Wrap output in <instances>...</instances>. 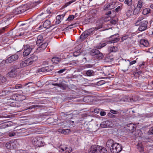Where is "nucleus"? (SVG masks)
<instances>
[{
    "mask_svg": "<svg viewBox=\"0 0 153 153\" xmlns=\"http://www.w3.org/2000/svg\"><path fill=\"white\" fill-rule=\"evenodd\" d=\"M106 146L112 153H118L122 149L121 145L111 140H108L106 143Z\"/></svg>",
    "mask_w": 153,
    "mask_h": 153,
    "instance_id": "1",
    "label": "nucleus"
},
{
    "mask_svg": "<svg viewBox=\"0 0 153 153\" xmlns=\"http://www.w3.org/2000/svg\"><path fill=\"white\" fill-rule=\"evenodd\" d=\"M11 68L10 71L7 74V76L11 78L15 77L18 73L19 68L15 65L12 67Z\"/></svg>",
    "mask_w": 153,
    "mask_h": 153,
    "instance_id": "2",
    "label": "nucleus"
},
{
    "mask_svg": "<svg viewBox=\"0 0 153 153\" xmlns=\"http://www.w3.org/2000/svg\"><path fill=\"white\" fill-rule=\"evenodd\" d=\"M53 68L54 67L52 65L47 66L39 69L38 72H43L47 73L48 74H49V72L52 71L53 69Z\"/></svg>",
    "mask_w": 153,
    "mask_h": 153,
    "instance_id": "3",
    "label": "nucleus"
},
{
    "mask_svg": "<svg viewBox=\"0 0 153 153\" xmlns=\"http://www.w3.org/2000/svg\"><path fill=\"white\" fill-rule=\"evenodd\" d=\"M33 144L38 147L42 146L43 145V141L42 139L40 137H36L32 140Z\"/></svg>",
    "mask_w": 153,
    "mask_h": 153,
    "instance_id": "4",
    "label": "nucleus"
},
{
    "mask_svg": "<svg viewBox=\"0 0 153 153\" xmlns=\"http://www.w3.org/2000/svg\"><path fill=\"white\" fill-rule=\"evenodd\" d=\"M24 51L23 52V55L25 57L28 55L31 51L32 48L28 45H24Z\"/></svg>",
    "mask_w": 153,
    "mask_h": 153,
    "instance_id": "5",
    "label": "nucleus"
},
{
    "mask_svg": "<svg viewBox=\"0 0 153 153\" xmlns=\"http://www.w3.org/2000/svg\"><path fill=\"white\" fill-rule=\"evenodd\" d=\"M148 23L147 20H144L142 21V22L140 23L139 25H136L139 26L138 30L140 31H142L146 29Z\"/></svg>",
    "mask_w": 153,
    "mask_h": 153,
    "instance_id": "6",
    "label": "nucleus"
},
{
    "mask_svg": "<svg viewBox=\"0 0 153 153\" xmlns=\"http://www.w3.org/2000/svg\"><path fill=\"white\" fill-rule=\"evenodd\" d=\"M19 56L17 54H14L9 57L5 60L6 63H10L18 59Z\"/></svg>",
    "mask_w": 153,
    "mask_h": 153,
    "instance_id": "7",
    "label": "nucleus"
},
{
    "mask_svg": "<svg viewBox=\"0 0 153 153\" xmlns=\"http://www.w3.org/2000/svg\"><path fill=\"white\" fill-rule=\"evenodd\" d=\"M92 34V31L91 29H89L88 30L85 31L83 32L80 36L79 38H86L88 36Z\"/></svg>",
    "mask_w": 153,
    "mask_h": 153,
    "instance_id": "8",
    "label": "nucleus"
},
{
    "mask_svg": "<svg viewBox=\"0 0 153 153\" xmlns=\"http://www.w3.org/2000/svg\"><path fill=\"white\" fill-rule=\"evenodd\" d=\"M38 59V56L34 54H32L31 55L30 57L28 58L27 59L28 60L29 62H30L31 65L34 64L36 61Z\"/></svg>",
    "mask_w": 153,
    "mask_h": 153,
    "instance_id": "9",
    "label": "nucleus"
},
{
    "mask_svg": "<svg viewBox=\"0 0 153 153\" xmlns=\"http://www.w3.org/2000/svg\"><path fill=\"white\" fill-rule=\"evenodd\" d=\"M26 10L24 9L23 7H19L13 10V12L15 15L20 14L25 12Z\"/></svg>",
    "mask_w": 153,
    "mask_h": 153,
    "instance_id": "10",
    "label": "nucleus"
},
{
    "mask_svg": "<svg viewBox=\"0 0 153 153\" xmlns=\"http://www.w3.org/2000/svg\"><path fill=\"white\" fill-rule=\"evenodd\" d=\"M112 126V123L109 121H103L100 125V127L102 128L110 127Z\"/></svg>",
    "mask_w": 153,
    "mask_h": 153,
    "instance_id": "11",
    "label": "nucleus"
},
{
    "mask_svg": "<svg viewBox=\"0 0 153 153\" xmlns=\"http://www.w3.org/2000/svg\"><path fill=\"white\" fill-rule=\"evenodd\" d=\"M98 146L93 145L88 150L89 153H98Z\"/></svg>",
    "mask_w": 153,
    "mask_h": 153,
    "instance_id": "12",
    "label": "nucleus"
},
{
    "mask_svg": "<svg viewBox=\"0 0 153 153\" xmlns=\"http://www.w3.org/2000/svg\"><path fill=\"white\" fill-rule=\"evenodd\" d=\"M62 152H64L65 153H69L71 151L70 148H68L66 146L61 145L59 147Z\"/></svg>",
    "mask_w": 153,
    "mask_h": 153,
    "instance_id": "13",
    "label": "nucleus"
},
{
    "mask_svg": "<svg viewBox=\"0 0 153 153\" xmlns=\"http://www.w3.org/2000/svg\"><path fill=\"white\" fill-rule=\"evenodd\" d=\"M140 44L141 47H148L149 43L148 40L145 39H141L140 41Z\"/></svg>",
    "mask_w": 153,
    "mask_h": 153,
    "instance_id": "14",
    "label": "nucleus"
},
{
    "mask_svg": "<svg viewBox=\"0 0 153 153\" xmlns=\"http://www.w3.org/2000/svg\"><path fill=\"white\" fill-rule=\"evenodd\" d=\"M23 86L20 84H16L14 86L12 87L11 92H16L18 91V90L21 89L23 88Z\"/></svg>",
    "mask_w": 153,
    "mask_h": 153,
    "instance_id": "15",
    "label": "nucleus"
},
{
    "mask_svg": "<svg viewBox=\"0 0 153 153\" xmlns=\"http://www.w3.org/2000/svg\"><path fill=\"white\" fill-rule=\"evenodd\" d=\"M66 13H64L62 15H60L56 16V24H59L60 22L61 21H60V20H62L63 19Z\"/></svg>",
    "mask_w": 153,
    "mask_h": 153,
    "instance_id": "16",
    "label": "nucleus"
},
{
    "mask_svg": "<svg viewBox=\"0 0 153 153\" xmlns=\"http://www.w3.org/2000/svg\"><path fill=\"white\" fill-rule=\"evenodd\" d=\"M29 62L28 60L27 59L25 60L22 61L20 63V66L22 68L27 66L31 65Z\"/></svg>",
    "mask_w": 153,
    "mask_h": 153,
    "instance_id": "17",
    "label": "nucleus"
},
{
    "mask_svg": "<svg viewBox=\"0 0 153 153\" xmlns=\"http://www.w3.org/2000/svg\"><path fill=\"white\" fill-rule=\"evenodd\" d=\"M14 143L10 141L9 142L6 143V147L7 149H13L15 147L14 146Z\"/></svg>",
    "mask_w": 153,
    "mask_h": 153,
    "instance_id": "18",
    "label": "nucleus"
},
{
    "mask_svg": "<svg viewBox=\"0 0 153 153\" xmlns=\"http://www.w3.org/2000/svg\"><path fill=\"white\" fill-rule=\"evenodd\" d=\"M118 48L113 46H111L108 47V51L109 53L116 52L118 51Z\"/></svg>",
    "mask_w": 153,
    "mask_h": 153,
    "instance_id": "19",
    "label": "nucleus"
},
{
    "mask_svg": "<svg viewBox=\"0 0 153 153\" xmlns=\"http://www.w3.org/2000/svg\"><path fill=\"white\" fill-rule=\"evenodd\" d=\"M29 24L27 23H22L20 25L19 30H21L22 29L26 30L29 27Z\"/></svg>",
    "mask_w": 153,
    "mask_h": 153,
    "instance_id": "20",
    "label": "nucleus"
},
{
    "mask_svg": "<svg viewBox=\"0 0 153 153\" xmlns=\"http://www.w3.org/2000/svg\"><path fill=\"white\" fill-rule=\"evenodd\" d=\"M98 53H99V51L96 49H93L91 50L89 52L90 54L94 57Z\"/></svg>",
    "mask_w": 153,
    "mask_h": 153,
    "instance_id": "21",
    "label": "nucleus"
},
{
    "mask_svg": "<svg viewBox=\"0 0 153 153\" xmlns=\"http://www.w3.org/2000/svg\"><path fill=\"white\" fill-rule=\"evenodd\" d=\"M62 59L57 57H54L52 58L51 59L52 62H53L56 64L58 63L59 62L62 61Z\"/></svg>",
    "mask_w": 153,
    "mask_h": 153,
    "instance_id": "22",
    "label": "nucleus"
},
{
    "mask_svg": "<svg viewBox=\"0 0 153 153\" xmlns=\"http://www.w3.org/2000/svg\"><path fill=\"white\" fill-rule=\"evenodd\" d=\"M107 151L105 148L102 146H98V153H107Z\"/></svg>",
    "mask_w": 153,
    "mask_h": 153,
    "instance_id": "23",
    "label": "nucleus"
},
{
    "mask_svg": "<svg viewBox=\"0 0 153 153\" xmlns=\"http://www.w3.org/2000/svg\"><path fill=\"white\" fill-rule=\"evenodd\" d=\"M144 20H147L143 16H140L138 18L137 21V22L135 23V25H139L140 23L141 22H142Z\"/></svg>",
    "mask_w": 153,
    "mask_h": 153,
    "instance_id": "24",
    "label": "nucleus"
},
{
    "mask_svg": "<svg viewBox=\"0 0 153 153\" xmlns=\"http://www.w3.org/2000/svg\"><path fill=\"white\" fill-rule=\"evenodd\" d=\"M7 80L6 78L0 74V84L5 82Z\"/></svg>",
    "mask_w": 153,
    "mask_h": 153,
    "instance_id": "25",
    "label": "nucleus"
},
{
    "mask_svg": "<svg viewBox=\"0 0 153 153\" xmlns=\"http://www.w3.org/2000/svg\"><path fill=\"white\" fill-rule=\"evenodd\" d=\"M21 95L18 94H13L12 96V99L13 100H15L16 101H19L21 100V99H19L21 97Z\"/></svg>",
    "mask_w": 153,
    "mask_h": 153,
    "instance_id": "26",
    "label": "nucleus"
},
{
    "mask_svg": "<svg viewBox=\"0 0 153 153\" xmlns=\"http://www.w3.org/2000/svg\"><path fill=\"white\" fill-rule=\"evenodd\" d=\"M51 22L50 21L47 20L45 21L43 24V27L45 28H48L50 27Z\"/></svg>",
    "mask_w": 153,
    "mask_h": 153,
    "instance_id": "27",
    "label": "nucleus"
},
{
    "mask_svg": "<svg viewBox=\"0 0 153 153\" xmlns=\"http://www.w3.org/2000/svg\"><path fill=\"white\" fill-rule=\"evenodd\" d=\"M106 56V59L108 60V61L111 62L113 60L114 56L111 53L109 52Z\"/></svg>",
    "mask_w": 153,
    "mask_h": 153,
    "instance_id": "28",
    "label": "nucleus"
},
{
    "mask_svg": "<svg viewBox=\"0 0 153 153\" xmlns=\"http://www.w3.org/2000/svg\"><path fill=\"white\" fill-rule=\"evenodd\" d=\"M97 54L95 56L94 58L97 59H102L104 57V56L103 54L102 53H101L100 51L99 53H98V54Z\"/></svg>",
    "mask_w": 153,
    "mask_h": 153,
    "instance_id": "29",
    "label": "nucleus"
},
{
    "mask_svg": "<svg viewBox=\"0 0 153 153\" xmlns=\"http://www.w3.org/2000/svg\"><path fill=\"white\" fill-rule=\"evenodd\" d=\"M126 126L128 127V129L130 131H133L134 126L132 123H130L127 124Z\"/></svg>",
    "mask_w": 153,
    "mask_h": 153,
    "instance_id": "30",
    "label": "nucleus"
},
{
    "mask_svg": "<svg viewBox=\"0 0 153 153\" xmlns=\"http://www.w3.org/2000/svg\"><path fill=\"white\" fill-rule=\"evenodd\" d=\"M95 73L92 70H89L86 71V74L88 76H90L94 75Z\"/></svg>",
    "mask_w": 153,
    "mask_h": 153,
    "instance_id": "31",
    "label": "nucleus"
},
{
    "mask_svg": "<svg viewBox=\"0 0 153 153\" xmlns=\"http://www.w3.org/2000/svg\"><path fill=\"white\" fill-rule=\"evenodd\" d=\"M97 27H95V29L96 30H98V29L102 28V23H100L99 22V20H98L97 22Z\"/></svg>",
    "mask_w": 153,
    "mask_h": 153,
    "instance_id": "32",
    "label": "nucleus"
},
{
    "mask_svg": "<svg viewBox=\"0 0 153 153\" xmlns=\"http://www.w3.org/2000/svg\"><path fill=\"white\" fill-rule=\"evenodd\" d=\"M70 130L68 129H59L58 131L59 132H61L62 133L64 134H66V133L69 132Z\"/></svg>",
    "mask_w": 153,
    "mask_h": 153,
    "instance_id": "33",
    "label": "nucleus"
},
{
    "mask_svg": "<svg viewBox=\"0 0 153 153\" xmlns=\"http://www.w3.org/2000/svg\"><path fill=\"white\" fill-rule=\"evenodd\" d=\"M150 9L149 8H146L143 10L142 13L144 15H146L150 12Z\"/></svg>",
    "mask_w": 153,
    "mask_h": 153,
    "instance_id": "34",
    "label": "nucleus"
},
{
    "mask_svg": "<svg viewBox=\"0 0 153 153\" xmlns=\"http://www.w3.org/2000/svg\"><path fill=\"white\" fill-rule=\"evenodd\" d=\"M99 20V22L100 23H102L103 24L105 22H107L109 20H107V18H106L105 17H102V18L100 19Z\"/></svg>",
    "mask_w": 153,
    "mask_h": 153,
    "instance_id": "35",
    "label": "nucleus"
},
{
    "mask_svg": "<svg viewBox=\"0 0 153 153\" xmlns=\"http://www.w3.org/2000/svg\"><path fill=\"white\" fill-rule=\"evenodd\" d=\"M143 4V2L141 0H140L138 1V4L137 7L138 8L141 9L142 6Z\"/></svg>",
    "mask_w": 153,
    "mask_h": 153,
    "instance_id": "36",
    "label": "nucleus"
},
{
    "mask_svg": "<svg viewBox=\"0 0 153 153\" xmlns=\"http://www.w3.org/2000/svg\"><path fill=\"white\" fill-rule=\"evenodd\" d=\"M137 146L138 147L137 149L139 150L140 152H142L144 151L143 146L141 143H138Z\"/></svg>",
    "mask_w": 153,
    "mask_h": 153,
    "instance_id": "37",
    "label": "nucleus"
},
{
    "mask_svg": "<svg viewBox=\"0 0 153 153\" xmlns=\"http://www.w3.org/2000/svg\"><path fill=\"white\" fill-rule=\"evenodd\" d=\"M45 41L43 39H37L36 43L38 46H39L41 45Z\"/></svg>",
    "mask_w": 153,
    "mask_h": 153,
    "instance_id": "38",
    "label": "nucleus"
},
{
    "mask_svg": "<svg viewBox=\"0 0 153 153\" xmlns=\"http://www.w3.org/2000/svg\"><path fill=\"white\" fill-rule=\"evenodd\" d=\"M106 45V44L105 43H100L99 45L96 46V48L97 49H100L103 47L105 46Z\"/></svg>",
    "mask_w": 153,
    "mask_h": 153,
    "instance_id": "39",
    "label": "nucleus"
},
{
    "mask_svg": "<svg viewBox=\"0 0 153 153\" xmlns=\"http://www.w3.org/2000/svg\"><path fill=\"white\" fill-rule=\"evenodd\" d=\"M128 62H126V60H125V64L126 65V69H125V70H122V71H123L124 72H125L127 71L129 68V62H129L128 60H127Z\"/></svg>",
    "mask_w": 153,
    "mask_h": 153,
    "instance_id": "40",
    "label": "nucleus"
},
{
    "mask_svg": "<svg viewBox=\"0 0 153 153\" xmlns=\"http://www.w3.org/2000/svg\"><path fill=\"white\" fill-rule=\"evenodd\" d=\"M82 45L81 44H80L77 45L75 48V51H80V52H81L80 50H81V49L82 48Z\"/></svg>",
    "mask_w": 153,
    "mask_h": 153,
    "instance_id": "41",
    "label": "nucleus"
},
{
    "mask_svg": "<svg viewBox=\"0 0 153 153\" xmlns=\"http://www.w3.org/2000/svg\"><path fill=\"white\" fill-rule=\"evenodd\" d=\"M124 3L128 6H131L132 3V0H125Z\"/></svg>",
    "mask_w": 153,
    "mask_h": 153,
    "instance_id": "42",
    "label": "nucleus"
},
{
    "mask_svg": "<svg viewBox=\"0 0 153 153\" xmlns=\"http://www.w3.org/2000/svg\"><path fill=\"white\" fill-rule=\"evenodd\" d=\"M48 43L46 42H44L42 43L40 46H40L43 48L44 49H45L48 45Z\"/></svg>",
    "mask_w": 153,
    "mask_h": 153,
    "instance_id": "43",
    "label": "nucleus"
},
{
    "mask_svg": "<svg viewBox=\"0 0 153 153\" xmlns=\"http://www.w3.org/2000/svg\"><path fill=\"white\" fill-rule=\"evenodd\" d=\"M75 18L74 15H69L67 19L65 20L66 21H71L72 20Z\"/></svg>",
    "mask_w": 153,
    "mask_h": 153,
    "instance_id": "44",
    "label": "nucleus"
},
{
    "mask_svg": "<svg viewBox=\"0 0 153 153\" xmlns=\"http://www.w3.org/2000/svg\"><path fill=\"white\" fill-rule=\"evenodd\" d=\"M115 12L114 10H113L111 12V11H107L105 13V14L108 16H110L111 14H112L113 13L114 14V12ZM111 15H112V14H111Z\"/></svg>",
    "mask_w": 153,
    "mask_h": 153,
    "instance_id": "45",
    "label": "nucleus"
},
{
    "mask_svg": "<svg viewBox=\"0 0 153 153\" xmlns=\"http://www.w3.org/2000/svg\"><path fill=\"white\" fill-rule=\"evenodd\" d=\"M59 87L64 90H65L67 88L65 84L61 83H60Z\"/></svg>",
    "mask_w": 153,
    "mask_h": 153,
    "instance_id": "46",
    "label": "nucleus"
},
{
    "mask_svg": "<svg viewBox=\"0 0 153 153\" xmlns=\"http://www.w3.org/2000/svg\"><path fill=\"white\" fill-rule=\"evenodd\" d=\"M119 39H114V40H111L109 41H108L106 42L107 44H110L112 43H114L117 42L119 41Z\"/></svg>",
    "mask_w": 153,
    "mask_h": 153,
    "instance_id": "47",
    "label": "nucleus"
},
{
    "mask_svg": "<svg viewBox=\"0 0 153 153\" xmlns=\"http://www.w3.org/2000/svg\"><path fill=\"white\" fill-rule=\"evenodd\" d=\"M122 7V4H120V5L118 6L114 10H115L116 12H118L121 10Z\"/></svg>",
    "mask_w": 153,
    "mask_h": 153,
    "instance_id": "48",
    "label": "nucleus"
},
{
    "mask_svg": "<svg viewBox=\"0 0 153 153\" xmlns=\"http://www.w3.org/2000/svg\"><path fill=\"white\" fill-rule=\"evenodd\" d=\"M75 1V0H71V1H69V2L66 3L65 4L63 5V7L64 8L70 5L72 3H73L74 1Z\"/></svg>",
    "mask_w": 153,
    "mask_h": 153,
    "instance_id": "49",
    "label": "nucleus"
},
{
    "mask_svg": "<svg viewBox=\"0 0 153 153\" xmlns=\"http://www.w3.org/2000/svg\"><path fill=\"white\" fill-rule=\"evenodd\" d=\"M75 1V0H71V1H69V2L66 3L65 4L63 5V7L64 8L70 5L72 3H73L74 1Z\"/></svg>",
    "mask_w": 153,
    "mask_h": 153,
    "instance_id": "50",
    "label": "nucleus"
},
{
    "mask_svg": "<svg viewBox=\"0 0 153 153\" xmlns=\"http://www.w3.org/2000/svg\"><path fill=\"white\" fill-rule=\"evenodd\" d=\"M111 10V9L110 3L104 6V10Z\"/></svg>",
    "mask_w": 153,
    "mask_h": 153,
    "instance_id": "51",
    "label": "nucleus"
},
{
    "mask_svg": "<svg viewBox=\"0 0 153 153\" xmlns=\"http://www.w3.org/2000/svg\"><path fill=\"white\" fill-rule=\"evenodd\" d=\"M5 126L7 127H10L13 125V123L11 121H8L5 122Z\"/></svg>",
    "mask_w": 153,
    "mask_h": 153,
    "instance_id": "52",
    "label": "nucleus"
},
{
    "mask_svg": "<svg viewBox=\"0 0 153 153\" xmlns=\"http://www.w3.org/2000/svg\"><path fill=\"white\" fill-rule=\"evenodd\" d=\"M76 24H71L68 26L67 27L65 28L66 30H68L72 28H73L76 26Z\"/></svg>",
    "mask_w": 153,
    "mask_h": 153,
    "instance_id": "53",
    "label": "nucleus"
},
{
    "mask_svg": "<svg viewBox=\"0 0 153 153\" xmlns=\"http://www.w3.org/2000/svg\"><path fill=\"white\" fill-rule=\"evenodd\" d=\"M141 9L138 8L137 7H136L133 11V13L134 14H136L138 13L140 11Z\"/></svg>",
    "mask_w": 153,
    "mask_h": 153,
    "instance_id": "54",
    "label": "nucleus"
},
{
    "mask_svg": "<svg viewBox=\"0 0 153 153\" xmlns=\"http://www.w3.org/2000/svg\"><path fill=\"white\" fill-rule=\"evenodd\" d=\"M111 10L117 7L116 4L117 3L115 2H112L110 3Z\"/></svg>",
    "mask_w": 153,
    "mask_h": 153,
    "instance_id": "55",
    "label": "nucleus"
},
{
    "mask_svg": "<svg viewBox=\"0 0 153 153\" xmlns=\"http://www.w3.org/2000/svg\"><path fill=\"white\" fill-rule=\"evenodd\" d=\"M124 98H125V99L124 100L125 102H130L131 98L127 96H125Z\"/></svg>",
    "mask_w": 153,
    "mask_h": 153,
    "instance_id": "56",
    "label": "nucleus"
},
{
    "mask_svg": "<svg viewBox=\"0 0 153 153\" xmlns=\"http://www.w3.org/2000/svg\"><path fill=\"white\" fill-rule=\"evenodd\" d=\"M44 50V49L41 48V47L39 46V47L36 50V52L37 53L42 52Z\"/></svg>",
    "mask_w": 153,
    "mask_h": 153,
    "instance_id": "57",
    "label": "nucleus"
},
{
    "mask_svg": "<svg viewBox=\"0 0 153 153\" xmlns=\"http://www.w3.org/2000/svg\"><path fill=\"white\" fill-rule=\"evenodd\" d=\"M81 52L80 51H75L74 52L73 55L74 56H77L79 55L80 54V53Z\"/></svg>",
    "mask_w": 153,
    "mask_h": 153,
    "instance_id": "58",
    "label": "nucleus"
},
{
    "mask_svg": "<svg viewBox=\"0 0 153 153\" xmlns=\"http://www.w3.org/2000/svg\"><path fill=\"white\" fill-rule=\"evenodd\" d=\"M149 135L153 134V126L150 128L148 132Z\"/></svg>",
    "mask_w": 153,
    "mask_h": 153,
    "instance_id": "59",
    "label": "nucleus"
},
{
    "mask_svg": "<svg viewBox=\"0 0 153 153\" xmlns=\"http://www.w3.org/2000/svg\"><path fill=\"white\" fill-rule=\"evenodd\" d=\"M8 39H0V42H1L2 44H5L7 42V40Z\"/></svg>",
    "mask_w": 153,
    "mask_h": 153,
    "instance_id": "60",
    "label": "nucleus"
},
{
    "mask_svg": "<svg viewBox=\"0 0 153 153\" xmlns=\"http://www.w3.org/2000/svg\"><path fill=\"white\" fill-rule=\"evenodd\" d=\"M138 100L137 98L135 97H132L131 98L130 102H136Z\"/></svg>",
    "mask_w": 153,
    "mask_h": 153,
    "instance_id": "61",
    "label": "nucleus"
},
{
    "mask_svg": "<svg viewBox=\"0 0 153 153\" xmlns=\"http://www.w3.org/2000/svg\"><path fill=\"white\" fill-rule=\"evenodd\" d=\"M105 83V81L104 80H101L98 82L97 83V85H102Z\"/></svg>",
    "mask_w": 153,
    "mask_h": 153,
    "instance_id": "62",
    "label": "nucleus"
},
{
    "mask_svg": "<svg viewBox=\"0 0 153 153\" xmlns=\"http://www.w3.org/2000/svg\"><path fill=\"white\" fill-rule=\"evenodd\" d=\"M132 11L130 10H128L126 12V15L127 16L129 17L131 15Z\"/></svg>",
    "mask_w": 153,
    "mask_h": 153,
    "instance_id": "63",
    "label": "nucleus"
},
{
    "mask_svg": "<svg viewBox=\"0 0 153 153\" xmlns=\"http://www.w3.org/2000/svg\"><path fill=\"white\" fill-rule=\"evenodd\" d=\"M119 37V34H116L114 35L111 36L110 38H118Z\"/></svg>",
    "mask_w": 153,
    "mask_h": 153,
    "instance_id": "64",
    "label": "nucleus"
}]
</instances>
